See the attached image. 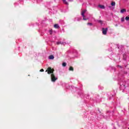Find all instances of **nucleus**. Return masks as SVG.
Wrapping results in <instances>:
<instances>
[{
    "instance_id": "1",
    "label": "nucleus",
    "mask_w": 129,
    "mask_h": 129,
    "mask_svg": "<svg viewBox=\"0 0 129 129\" xmlns=\"http://www.w3.org/2000/svg\"><path fill=\"white\" fill-rule=\"evenodd\" d=\"M54 71H55L54 69H52V68L49 67L46 70L45 72H47V74H54Z\"/></svg>"
},
{
    "instance_id": "2",
    "label": "nucleus",
    "mask_w": 129,
    "mask_h": 129,
    "mask_svg": "<svg viewBox=\"0 0 129 129\" xmlns=\"http://www.w3.org/2000/svg\"><path fill=\"white\" fill-rule=\"evenodd\" d=\"M51 81L52 82H55L57 79H58L56 77H55V75L54 74H51Z\"/></svg>"
},
{
    "instance_id": "3",
    "label": "nucleus",
    "mask_w": 129,
    "mask_h": 129,
    "mask_svg": "<svg viewBox=\"0 0 129 129\" xmlns=\"http://www.w3.org/2000/svg\"><path fill=\"white\" fill-rule=\"evenodd\" d=\"M102 33H107V28H102Z\"/></svg>"
},
{
    "instance_id": "4",
    "label": "nucleus",
    "mask_w": 129,
    "mask_h": 129,
    "mask_svg": "<svg viewBox=\"0 0 129 129\" xmlns=\"http://www.w3.org/2000/svg\"><path fill=\"white\" fill-rule=\"evenodd\" d=\"M125 12H126V10H125V9H121L120 10L121 14H123V13H124Z\"/></svg>"
},
{
    "instance_id": "5",
    "label": "nucleus",
    "mask_w": 129,
    "mask_h": 129,
    "mask_svg": "<svg viewBox=\"0 0 129 129\" xmlns=\"http://www.w3.org/2000/svg\"><path fill=\"white\" fill-rule=\"evenodd\" d=\"M69 70L70 71H74V68H73V67H70L69 68Z\"/></svg>"
},
{
    "instance_id": "6",
    "label": "nucleus",
    "mask_w": 129,
    "mask_h": 129,
    "mask_svg": "<svg viewBox=\"0 0 129 129\" xmlns=\"http://www.w3.org/2000/svg\"><path fill=\"white\" fill-rule=\"evenodd\" d=\"M62 2L64 4H65V5H67V6H68V5H69V4H68V2H67V1H66V0H62Z\"/></svg>"
},
{
    "instance_id": "7",
    "label": "nucleus",
    "mask_w": 129,
    "mask_h": 129,
    "mask_svg": "<svg viewBox=\"0 0 129 129\" xmlns=\"http://www.w3.org/2000/svg\"><path fill=\"white\" fill-rule=\"evenodd\" d=\"M49 58L50 60H53L54 59V55H50L49 56Z\"/></svg>"
},
{
    "instance_id": "8",
    "label": "nucleus",
    "mask_w": 129,
    "mask_h": 129,
    "mask_svg": "<svg viewBox=\"0 0 129 129\" xmlns=\"http://www.w3.org/2000/svg\"><path fill=\"white\" fill-rule=\"evenodd\" d=\"M111 6H112V7H114V6H115V2H112V3H111Z\"/></svg>"
},
{
    "instance_id": "9",
    "label": "nucleus",
    "mask_w": 129,
    "mask_h": 129,
    "mask_svg": "<svg viewBox=\"0 0 129 129\" xmlns=\"http://www.w3.org/2000/svg\"><path fill=\"white\" fill-rule=\"evenodd\" d=\"M99 7L100 8V9H105V7L103 5H99Z\"/></svg>"
},
{
    "instance_id": "10",
    "label": "nucleus",
    "mask_w": 129,
    "mask_h": 129,
    "mask_svg": "<svg viewBox=\"0 0 129 129\" xmlns=\"http://www.w3.org/2000/svg\"><path fill=\"white\" fill-rule=\"evenodd\" d=\"M87 11V10H83L82 12L81 15H84V14H85V13H86Z\"/></svg>"
},
{
    "instance_id": "11",
    "label": "nucleus",
    "mask_w": 129,
    "mask_h": 129,
    "mask_svg": "<svg viewBox=\"0 0 129 129\" xmlns=\"http://www.w3.org/2000/svg\"><path fill=\"white\" fill-rule=\"evenodd\" d=\"M54 27L55 28V29H58V28H59V25L58 24H55Z\"/></svg>"
},
{
    "instance_id": "12",
    "label": "nucleus",
    "mask_w": 129,
    "mask_h": 129,
    "mask_svg": "<svg viewBox=\"0 0 129 129\" xmlns=\"http://www.w3.org/2000/svg\"><path fill=\"white\" fill-rule=\"evenodd\" d=\"M66 65H67L66 62L62 63V66L63 67H66Z\"/></svg>"
},
{
    "instance_id": "13",
    "label": "nucleus",
    "mask_w": 129,
    "mask_h": 129,
    "mask_svg": "<svg viewBox=\"0 0 129 129\" xmlns=\"http://www.w3.org/2000/svg\"><path fill=\"white\" fill-rule=\"evenodd\" d=\"M121 22H124V17H122L121 18Z\"/></svg>"
},
{
    "instance_id": "14",
    "label": "nucleus",
    "mask_w": 129,
    "mask_h": 129,
    "mask_svg": "<svg viewBox=\"0 0 129 129\" xmlns=\"http://www.w3.org/2000/svg\"><path fill=\"white\" fill-rule=\"evenodd\" d=\"M125 20H126V21H129V17H126Z\"/></svg>"
},
{
    "instance_id": "15",
    "label": "nucleus",
    "mask_w": 129,
    "mask_h": 129,
    "mask_svg": "<svg viewBox=\"0 0 129 129\" xmlns=\"http://www.w3.org/2000/svg\"><path fill=\"white\" fill-rule=\"evenodd\" d=\"M87 25H88V26H92V23H87Z\"/></svg>"
},
{
    "instance_id": "16",
    "label": "nucleus",
    "mask_w": 129,
    "mask_h": 129,
    "mask_svg": "<svg viewBox=\"0 0 129 129\" xmlns=\"http://www.w3.org/2000/svg\"><path fill=\"white\" fill-rule=\"evenodd\" d=\"M83 20H84V21H87V20H88V19L85 18H83Z\"/></svg>"
},
{
    "instance_id": "17",
    "label": "nucleus",
    "mask_w": 129,
    "mask_h": 129,
    "mask_svg": "<svg viewBox=\"0 0 129 129\" xmlns=\"http://www.w3.org/2000/svg\"><path fill=\"white\" fill-rule=\"evenodd\" d=\"M98 23H100L101 24L102 23V21H101V20H98Z\"/></svg>"
},
{
    "instance_id": "18",
    "label": "nucleus",
    "mask_w": 129,
    "mask_h": 129,
    "mask_svg": "<svg viewBox=\"0 0 129 129\" xmlns=\"http://www.w3.org/2000/svg\"><path fill=\"white\" fill-rule=\"evenodd\" d=\"M40 72H44V69H42L40 70Z\"/></svg>"
},
{
    "instance_id": "19",
    "label": "nucleus",
    "mask_w": 129,
    "mask_h": 129,
    "mask_svg": "<svg viewBox=\"0 0 129 129\" xmlns=\"http://www.w3.org/2000/svg\"><path fill=\"white\" fill-rule=\"evenodd\" d=\"M52 31H53V30L50 29V30H49V32L50 33H52V32H53Z\"/></svg>"
},
{
    "instance_id": "20",
    "label": "nucleus",
    "mask_w": 129,
    "mask_h": 129,
    "mask_svg": "<svg viewBox=\"0 0 129 129\" xmlns=\"http://www.w3.org/2000/svg\"><path fill=\"white\" fill-rule=\"evenodd\" d=\"M118 67H119L120 69H122V67H121V66H118Z\"/></svg>"
},
{
    "instance_id": "21",
    "label": "nucleus",
    "mask_w": 129,
    "mask_h": 129,
    "mask_svg": "<svg viewBox=\"0 0 129 129\" xmlns=\"http://www.w3.org/2000/svg\"><path fill=\"white\" fill-rule=\"evenodd\" d=\"M82 17H83V18H85V15H84V14L82 15Z\"/></svg>"
},
{
    "instance_id": "22",
    "label": "nucleus",
    "mask_w": 129,
    "mask_h": 129,
    "mask_svg": "<svg viewBox=\"0 0 129 129\" xmlns=\"http://www.w3.org/2000/svg\"><path fill=\"white\" fill-rule=\"evenodd\" d=\"M57 45H59V44H61V42H58L57 43Z\"/></svg>"
},
{
    "instance_id": "23",
    "label": "nucleus",
    "mask_w": 129,
    "mask_h": 129,
    "mask_svg": "<svg viewBox=\"0 0 129 129\" xmlns=\"http://www.w3.org/2000/svg\"><path fill=\"white\" fill-rule=\"evenodd\" d=\"M69 2H73V0H68Z\"/></svg>"
},
{
    "instance_id": "24",
    "label": "nucleus",
    "mask_w": 129,
    "mask_h": 129,
    "mask_svg": "<svg viewBox=\"0 0 129 129\" xmlns=\"http://www.w3.org/2000/svg\"><path fill=\"white\" fill-rule=\"evenodd\" d=\"M103 35H106V33H103Z\"/></svg>"
}]
</instances>
